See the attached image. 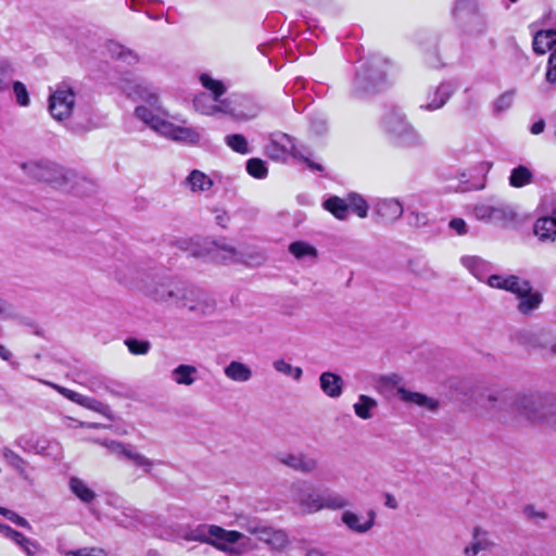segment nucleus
Instances as JSON below:
<instances>
[{
  "label": "nucleus",
  "mask_w": 556,
  "mask_h": 556,
  "mask_svg": "<svg viewBox=\"0 0 556 556\" xmlns=\"http://www.w3.org/2000/svg\"><path fill=\"white\" fill-rule=\"evenodd\" d=\"M495 544L489 540L485 532H482L479 528L473 530V542L465 547V556H477L480 552L491 551Z\"/></svg>",
  "instance_id": "bb28decb"
},
{
  "label": "nucleus",
  "mask_w": 556,
  "mask_h": 556,
  "mask_svg": "<svg viewBox=\"0 0 556 556\" xmlns=\"http://www.w3.org/2000/svg\"><path fill=\"white\" fill-rule=\"evenodd\" d=\"M216 102H218V100H215V96L202 92L194 98L193 106L199 113L212 116L215 115L214 106Z\"/></svg>",
  "instance_id": "58836bf2"
},
{
  "label": "nucleus",
  "mask_w": 556,
  "mask_h": 556,
  "mask_svg": "<svg viewBox=\"0 0 556 556\" xmlns=\"http://www.w3.org/2000/svg\"><path fill=\"white\" fill-rule=\"evenodd\" d=\"M382 128L399 146L417 148L425 142L421 134L402 112L393 110L387 113L382 118Z\"/></svg>",
  "instance_id": "423d86ee"
},
{
  "label": "nucleus",
  "mask_w": 556,
  "mask_h": 556,
  "mask_svg": "<svg viewBox=\"0 0 556 556\" xmlns=\"http://www.w3.org/2000/svg\"><path fill=\"white\" fill-rule=\"evenodd\" d=\"M290 543L289 536L285 530L277 529L268 542V546L277 552L283 551Z\"/></svg>",
  "instance_id": "de8ad7c7"
},
{
  "label": "nucleus",
  "mask_w": 556,
  "mask_h": 556,
  "mask_svg": "<svg viewBox=\"0 0 556 556\" xmlns=\"http://www.w3.org/2000/svg\"><path fill=\"white\" fill-rule=\"evenodd\" d=\"M1 455L8 466L14 469L23 479H28L27 462L8 446L2 447Z\"/></svg>",
  "instance_id": "2f4dec72"
},
{
  "label": "nucleus",
  "mask_w": 556,
  "mask_h": 556,
  "mask_svg": "<svg viewBox=\"0 0 556 556\" xmlns=\"http://www.w3.org/2000/svg\"><path fill=\"white\" fill-rule=\"evenodd\" d=\"M68 486L71 492L86 505L92 504L97 498L96 492L80 478L71 477Z\"/></svg>",
  "instance_id": "b1692460"
},
{
  "label": "nucleus",
  "mask_w": 556,
  "mask_h": 556,
  "mask_svg": "<svg viewBox=\"0 0 556 556\" xmlns=\"http://www.w3.org/2000/svg\"><path fill=\"white\" fill-rule=\"evenodd\" d=\"M534 180L533 170L527 165H518L510 170L508 177L509 186L513 188H523Z\"/></svg>",
  "instance_id": "cd10ccee"
},
{
  "label": "nucleus",
  "mask_w": 556,
  "mask_h": 556,
  "mask_svg": "<svg viewBox=\"0 0 556 556\" xmlns=\"http://www.w3.org/2000/svg\"><path fill=\"white\" fill-rule=\"evenodd\" d=\"M349 211L356 214L359 218H365L368 215L369 205L367 201L357 193H350L346 197Z\"/></svg>",
  "instance_id": "a19ab883"
},
{
  "label": "nucleus",
  "mask_w": 556,
  "mask_h": 556,
  "mask_svg": "<svg viewBox=\"0 0 556 556\" xmlns=\"http://www.w3.org/2000/svg\"><path fill=\"white\" fill-rule=\"evenodd\" d=\"M225 376L236 382H247L252 378L251 368L238 361H231L224 368Z\"/></svg>",
  "instance_id": "c756f323"
},
{
  "label": "nucleus",
  "mask_w": 556,
  "mask_h": 556,
  "mask_svg": "<svg viewBox=\"0 0 556 556\" xmlns=\"http://www.w3.org/2000/svg\"><path fill=\"white\" fill-rule=\"evenodd\" d=\"M198 369L192 365L181 364L172 371V379L177 384L191 386L195 381Z\"/></svg>",
  "instance_id": "f704fd0d"
},
{
  "label": "nucleus",
  "mask_w": 556,
  "mask_h": 556,
  "mask_svg": "<svg viewBox=\"0 0 556 556\" xmlns=\"http://www.w3.org/2000/svg\"><path fill=\"white\" fill-rule=\"evenodd\" d=\"M213 213L215 223L218 226L225 228L227 226V223L229 222V215L227 214V212L220 208H215Z\"/></svg>",
  "instance_id": "69168bd1"
},
{
  "label": "nucleus",
  "mask_w": 556,
  "mask_h": 556,
  "mask_svg": "<svg viewBox=\"0 0 556 556\" xmlns=\"http://www.w3.org/2000/svg\"><path fill=\"white\" fill-rule=\"evenodd\" d=\"M23 169L29 177L56 188L64 187L68 180L67 172L50 161H30L23 164Z\"/></svg>",
  "instance_id": "6e6552de"
},
{
  "label": "nucleus",
  "mask_w": 556,
  "mask_h": 556,
  "mask_svg": "<svg viewBox=\"0 0 556 556\" xmlns=\"http://www.w3.org/2000/svg\"><path fill=\"white\" fill-rule=\"evenodd\" d=\"M462 263L478 280L488 283L492 270L490 262L479 256H465L462 258Z\"/></svg>",
  "instance_id": "aec40b11"
},
{
  "label": "nucleus",
  "mask_w": 556,
  "mask_h": 556,
  "mask_svg": "<svg viewBox=\"0 0 556 556\" xmlns=\"http://www.w3.org/2000/svg\"><path fill=\"white\" fill-rule=\"evenodd\" d=\"M185 186L192 192L207 191L213 186L212 179L204 173L193 169L185 179Z\"/></svg>",
  "instance_id": "7c9ffc66"
},
{
  "label": "nucleus",
  "mask_w": 556,
  "mask_h": 556,
  "mask_svg": "<svg viewBox=\"0 0 556 556\" xmlns=\"http://www.w3.org/2000/svg\"><path fill=\"white\" fill-rule=\"evenodd\" d=\"M214 528L215 525H198L195 527H188L181 529L180 538L186 541H197L201 543H210L214 544L212 538H214Z\"/></svg>",
  "instance_id": "412c9836"
},
{
  "label": "nucleus",
  "mask_w": 556,
  "mask_h": 556,
  "mask_svg": "<svg viewBox=\"0 0 556 556\" xmlns=\"http://www.w3.org/2000/svg\"><path fill=\"white\" fill-rule=\"evenodd\" d=\"M397 394L402 401L406 403H414L432 412L437 410L439 407V402L437 400L428 397L427 395L419 392H413L404 388H399Z\"/></svg>",
  "instance_id": "5701e85b"
},
{
  "label": "nucleus",
  "mask_w": 556,
  "mask_h": 556,
  "mask_svg": "<svg viewBox=\"0 0 556 556\" xmlns=\"http://www.w3.org/2000/svg\"><path fill=\"white\" fill-rule=\"evenodd\" d=\"M200 80L205 89L212 91L213 96H215V100H218L226 91L222 81L212 78L207 74H202Z\"/></svg>",
  "instance_id": "49530a36"
},
{
  "label": "nucleus",
  "mask_w": 556,
  "mask_h": 556,
  "mask_svg": "<svg viewBox=\"0 0 556 556\" xmlns=\"http://www.w3.org/2000/svg\"><path fill=\"white\" fill-rule=\"evenodd\" d=\"M225 143L232 151L239 154H249L251 152L249 142L243 135L232 134L225 137Z\"/></svg>",
  "instance_id": "79ce46f5"
},
{
  "label": "nucleus",
  "mask_w": 556,
  "mask_h": 556,
  "mask_svg": "<svg viewBox=\"0 0 556 556\" xmlns=\"http://www.w3.org/2000/svg\"><path fill=\"white\" fill-rule=\"evenodd\" d=\"M546 80L555 85L556 84V49L551 53L547 63V71L545 74Z\"/></svg>",
  "instance_id": "052dcab7"
},
{
  "label": "nucleus",
  "mask_w": 556,
  "mask_h": 556,
  "mask_svg": "<svg viewBox=\"0 0 556 556\" xmlns=\"http://www.w3.org/2000/svg\"><path fill=\"white\" fill-rule=\"evenodd\" d=\"M39 381L53 388L54 390H56L60 394H62L70 401H72L76 404H79L80 406L86 407L88 409L106 415L108 406H105L102 402H100L93 397L85 396L78 392H75L73 390H70L65 387L59 386V384L50 382V381H45L41 379H39Z\"/></svg>",
  "instance_id": "4468645a"
},
{
  "label": "nucleus",
  "mask_w": 556,
  "mask_h": 556,
  "mask_svg": "<svg viewBox=\"0 0 556 556\" xmlns=\"http://www.w3.org/2000/svg\"><path fill=\"white\" fill-rule=\"evenodd\" d=\"M488 285L491 288L509 291L515 294L517 292H525L529 289V281L520 279L515 275H491Z\"/></svg>",
  "instance_id": "a211bd4d"
},
{
  "label": "nucleus",
  "mask_w": 556,
  "mask_h": 556,
  "mask_svg": "<svg viewBox=\"0 0 556 556\" xmlns=\"http://www.w3.org/2000/svg\"><path fill=\"white\" fill-rule=\"evenodd\" d=\"M214 538L233 544L240 541L243 538V534L239 531H228L219 526H215Z\"/></svg>",
  "instance_id": "3c124183"
},
{
  "label": "nucleus",
  "mask_w": 556,
  "mask_h": 556,
  "mask_svg": "<svg viewBox=\"0 0 556 556\" xmlns=\"http://www.w3.org/2000/svg\"><path fill=\"white\" fill-rule=\"evenodd\" d=\"M174 281L166 279L156 283L152 290H150V296L156 301L164 303L167 298V291L170 290Z\"/></svg>",
  "instance_id": "09e8293b"
},
{
  "label": "nucleus",
  "mask_w": 556,
  "mask_h": 556,
  "mask_svg": "<svg viewBox=\"0 0 556 556\" xmlns=\"http://www.w3.org/2000/svg\"><path fill=\"white\" fill-rule=\"evenodd\" d=\"M479 14L480 8L478 0H456L453 8L454 17L463 23Z\"/></svg>",
  "instance_id": "393cba45"
},
{
  "label": "nucleus",
  "mask_w": 556,
  "mask_h": 556,
  "mask_svg": "<svg viewBox=\"0 0 556 556\" xmlns=\"http://www.w3.org/2000/svg\"><path fill=\"white\" fill-rule=\"evenodd\" d=\"M164 303L168 306L187 308L190 312L201 314H204L206 307L203 293L200 290L177 282H174L170 290L167 291Z\"/></svg>",
  "instance_id": "0eeeda50"
},
{
  "label": "nucleus",
  "mask_w": 556,
  "mask_h": 556,
  "mask_svg": "<svg viewBox=\"0 0 556 556\" xmlns=\"http://www.w3.org/2000/svg\"><path fill=\"white\" fill-rule=\"evenodd\" d=\"M264 152L270 160L279 162L287 161L289 156L303 157L302 152L296 148L295 139L281 131L271 132L268 136Z\"/></svg>",
  "instance_id": "9d476101"
},
{
  "label": "nucleus",
  "mask_w": 556,
  "mask_h": 556,
  "mask_svg": "<svg viewBox=\"0 0 556 556\" xmlns=\"http://www.w3.org/2000/svg\"><path fill=\"white\" fill-rule=\"evenodd\" d=\"M257 521H258V518L244 516V515L239 516L238 520H237L238 526L241 529L249 532L250 534L252 533V530L255 528Z\"/></svg>",
  "instance_id": "680f3d73"
},
{
  "label": "nucleus",
  "mask_w": 556,
  "mask_h": 556,
  "mask_svg": "<svg viewBox=\"0 0 556 556\" xmlns=\"http://www.w3.org/2000/svg\"><path fill=\"white\" fill-rule=\"evenodd\" d=\"M309 129L316 136H324L329 130V119L324 113H314L309 117Z\"/></svg>",
  "instance_id": "37998d69"
},
{
  "label": "nucleus",
  "mask_w": 556,
  "mask_h": 556,
  "mask_svg": "<svg viewBox=\"0 0 556 556\" xmlns=\"http://www.w3.org/2000/svg\"><path fill=\"white\" fill-rule=\"evenodd\" d=\"M291 495L295 503L306 514H314L321 509H342L350 505L346 497L339 493L328 492L318 493L314 486L305 481L300 480L291 485Z\"/></svg>",
  "instance_id": "20e7f679"
},
{
  "label": "nucleus",
  "mask_w": 556,
  "mask_h": 556,
  "mask_svg": "<svg viewBox=\"0 0 556 556\" xmlns=\"http://www.w3.org/2000/svg\"><path fill=\"white\" fill-rule=\"evenodd\" d=\"M456 91V86L451 81L440 83L434 90L427 94V101L419 105L424 111H437L442 109Z\"/></svg>",
  "instance_id": "f8f14e48"
},
{
  "label": "nucleus",
  "mask_w": 556,
  "mask_h": 556,
  "mask_svg": "<svg viewBox=\"0 0 556 556\" xmlns=\"http://www.w3.org/2000/svg\"><path fill=\"white\" fill-rule=\"evenodd\" d=\"M0 533L3 534L5 538L13 540L15 538H20V532L14 530L8 525L0 522Z\"/></svg>",
  "instance_id": "338daca9"
},
{
  "label": "nucleus",
  "mask_w": 556,
  "mask_h": 556,
  "mask_svg": "<svg viewBox=\"0 0 556 556\" xmlns=\"http://www.w3.org/2000/svg\"><path fill=\"white\" fill-rule=\"evenodd\" d=\"M273 367L278 372L285 374L287 376L291 375L293 371V366L287 363L285 359H277L273 363Z\"/></svg>",
  "instance_id": "0e129e2a"
},
{
  "label": "nucleus",
  "mask_w": 556,
  "mask_h": 556,
  "mask_svg": "<svg viewBox=\"0 0 556 556\" xmlns=\"http://www.w3.org/2000/svg\"><path fill=\"white\" fill-rule=\"evenodd\" d=\"M289 252L296 258H303L305 256H317V250L303 241H295L289 245Z\"/></svg>",
  "instance_id": "a18cd8bd"
},
{
  "label": "nucleus",
  "mask_w": 556,
  "mask_h": 556,
  "mask_svg": "<svg viewBox=\"0 0 556 556\" xmlns=\"http://www.w3.org/2000/svg\"><path fill=\"white\" fill-rule=\"evenodd\" d=\"M515 219L516 212L510 205L505 203H497L494 205L491 220L492 224L507 226L508 224L515 222Z\"/></svg>",
  "instance_id": "72a5a7b5"
},
{
  "label": "nucleus",
  "mask_w": 556,
  "mask_h": 556,
  "mask_svg": "<svg viewBox=\"0 0 556 556\" xmlns=\"http://www.w3.org/2000/svg\"><path fill=\"white\" fill-rule=\"evenodd\" d=\"M12 86V89H13V92H14V96L16 98V102L21 105V106H28L29 105V94H28V91H27V88L25 86V84H23L22 81H13L11 84Z\"/></svg>",
  "instance_id": "603ef678"
},
{
  "label": "nucleus",
  "mask_w": 556,
  "mask_h": 556,
  "mask_svg": "<svg viewBox=\"0 0 556 556\" xmlns=\"http://www.w3.org/2000/svg\"><path fill=\"white\" fill-rule=\"evenodd\" d=\"M276 458L280 464L303 473H312L318 466L315 458L303 453H279Z\"/></svg>",
  "instance_id": "2eb2a0df"
},
{
  "label": "nucleus",
  "mask_w": 556,
  "mask_h": 556,
  "mask_svg": "<svg viewBox=\"0 0 556 556\" xmlns=\"http://www.w3.org/2000/svg\"><path fill=\"white\" fill-rule=\"evenodd\" d=\"M247 172L256 179H264L268 175L266 162L258 157H252L247 161Z\"/></svg>",
  "instance_id": "c03bdc74"
},
{
  "label": "nucleus",
  "mask_w": 556,
  "mask_h": 556,
  "mask_svg": "<svg viewBox=\"0 0 556 556\" xmlns=\"http://www.w3.org/2000/svg\"><path fill=\"white\" fill-rule=\"evenodd\" d=\"M321 391L329 397L337 399L343 392L344 381L341 376L332 371H325L319 377Z\"/></svg>",
  "instance_id": "4be33fe9"
},
{
  "label": "nucleus",
  "mask_w": 556,
  "mask_h": 556,
  "mask_svg": "<svg viewBox=\"0 0 556 556\" xmlns=\"http://www.w3.org/2000/svg\"><path fill=\"white\" fill-rule=\"evenodd\" d=\"M388 62L380 56H372L356 73L352 91L362 97L380 90L387 81Z\"/></svg>",
  "instance_id": "39448f33"
},
{
  "label": "nucleus",
  "mask_w": 556,
  "mask_h": 556,
  "mask_svg": "<svg viewBox=\"0 0 556 556\" xmlns=\"http://www.w3.org/2000/svg\"><path fill=\"white\" fill-rule=\"evenodd\" d=\"M377 514L369 509L366 516L357 515L352 510H345L341 515L342 523L352 532L364 534L369 532L376 523Z\"/></svg>",
  "instance_id": "ddd939ff"
},
{
  "label": "nucleus",
  "mask_w": 556,
  "mask_h": 556,
  "mask_svg": "<svg viewBox=\"0 0 556 556\" xmlns=\"http://www.w3.org/2000/svg\"><path fill=\"white\" fill-rule=\"evenodd\" d=\"M173 244L181 252L193 257H210L222 263H244L250 266H258L266 260L260 250L238 251L235 247L225 242L210 240L207 238H179Z\"/></svg>",
  "instance_id": "7ed1b4c3"
},
{
  "label": "nucleus",
  "mask_w": 556,
  "mask_h": 556,
  "mask_svg": "<svg viewBox=\"0 0 556 556\" xmlns=\"http://www.w3.org/2000/svg\"><path fill=\"white\" fill-rule=\"evenodd\" d=\"M554 404H547L545 399L536 394H520L507 390L496 391L486 396L484 408L488 417L501 422L543 421Z\"/></svg>",
  "instance_id": "f03ea898"
},
{
  "label": "nucleus",
  "mask_w": 556,
  "mask_h": 556,
  "mask_svg": "<svg viewBox=\"0 0 556 556\" xmlns=\"http://www.w3.org/2000/svg\"><path fill=\"white\" fill-rule=\"evenodd\" d=\"M374 212L382 222L391 224L402 217L404 207L399 199L386 198L376 201Z\"/></svg>",
  "instance_id": "dca6fc26"
},
{
  "label": "nucleus",
  "mask_w": 556,
  "mask_h": 556,
  "mask_svg": "<svg viewBox=\"0 0 556 556\" xmlns=\"http://www.w3.org/2000/svg\"><path fill=\"white\" fill-rule=\"evenodd\" d=\"M324 207L338 219L344 220L348 217L349 208L346 198L330 197L324 202Z\"/></svg>",
  "instance_id": "c9c22d12"
},
{
  "label": "nucleus",
  "mask_w": 556,
  "mask_h": 556,
  "mask_svg": "<svg viewBox=\"0 0 556 556\" xmlns=\"http://www.w3.org/2000/svg\"><path fill=\"white\" fill-rule=\"evenodd\" d=\"M0 515L18 527H22V528H25L28 530L31 529V526L27 519H25L24 517L20 516L18 514H16L15 511H13L11 509L0 506Z\"/></svg>",
  "instance_id": "864d4df0"
},
{
  "label": "nucleus",
  "mask_w": 556,
  "mask_h": 556,
  "mask_svg": "<svg viewBox=\"0 0 556 556\" xmlns=\"http://www.w3.org/2000/svg\"><path fill=\"white\" fill-rule=\"evenodd\" d=\"M121 88L134 101L146 103L135 109V116L157 134L175 141L197 142L200 139L195 129L177 126L168 121V118L177 119V117L162 108L159 92L152 85L125 80Z\"/></svg>",
  "instance_id": "f257e3e1"
},
{
  "label": "nucleus",
  "mask_w": 556,
  "mask_h": 556,
  "mask_svg": "<svg viewBox=\"0 0 556 556\" xmlns=\"http://www.w3.org/2000/svg\"><path fill=\"white\" fill-rule=\"evenodd\" d=\"M12 541L15 544H17L27 556H36V553L40 548L39 544L36 541H33V540L26 538L21 532H20V538H15Z\"/></svg>",
  "instance_id": "8fccbe9b"
},
{
  "label": "nucleus",
  "mask_w": 556,
  "mask_h": 556,
  "mask_svg": "<svg viewBox=\"0 0 556 556\" xmlns=\"http://www.w3.org/2000/svg\"><path fill=\"white\" fill-rule=\"evenodd\" d=\"M516 295L519 298L518 309L525 315H528L536 309L543 300L540 292H532V287L530 283L527 291L517 292Z\"/></svg>",
  "instance_id": "a878e982"
},
{
  "label": "nucleus",
  "mask_w": 556,
  "mask_h": 556,
  "mask_svg": "<svg viewBox=\"0 0 556 556\" xmlns=\"http://www.w3.org/2000/svg\"><path fill=\"white\" fill-rule=\"evenodd\" d=\"M378 402L365 394H361L353 405L354 413L361 419L367 420L372 417V410L377 408Z\"/></svg>",
  "instance_id": "473e14b6"
},
{
  "label": "nucleus",
  "mask_w": 556,
  "mask_h": 556,
  "mask_svg": "<svg viewBox=\"0 0 556 556\" xmlns=\"http://www.w3.org/2000/svg\"><path fill=\"white\" fill-rule=\"evenodd\" d=\"M235 119L237 121L253 119L262 112L261 104L250 96H235Z\"/></svg>",
  "instance_id": "f3484780"
},
{
  "label": "nucleus",
  "mask_w": 556,
  "mask_h": 556,
  "mask_svg": "<svg viewBox=\"0 0 556 556\" xmlns=\"http://www.w3.org/2000/svg\"><path fill=\"white\" fill-rule=\"evenodd\" d=\"M13 315V307L5 300L0 298V316L3 318H9Z\"/></svg>",
  "instance_id": "774afa93"
},
{
  "label": "nucleus",
  "mask_w": 556,
  "mask_h": 556,
  "mask_svg": "<svg viewBox=\"0 0 556 556\" xmlns=\"http://www.w3.org/2000/svg\"><path fill=\"white\" fill-rule=\"evenodd\" d=\"M76 102V93L72 86L63 81L59 84L49 96V112L56 121H63L71 116Z\"/></svg>",
  "instance_id": "1a4fd4ad"
},
{
  "label": "nucleus",
  "mask_w": 556,
  "mask_h": 556,
  "mask_svg": "<svg viewBox=\"0 0 556 556\" xmlns=\"http://www.w3.org/2000/svg\"><path fill=\"white\" fill-rule=\"evenodd\" d=\"M493 210L494 205L479 204L473 207V215L481 222L491 223Z\"/></svg>",
  "instance_id": "13d9d810"
},
{
  "label": "nucleus",
  "mask_w": 556,
  "mask_h": 556,
  "mask_svg": "<svg viewBox=\"0 0 556 556\" xmlns=\"http://www.w3.org/2000/svg\"><path fill=\"white\" fill-rule=\"evenodd\" d=\"M111 453L115 454L119 458L130 460L134 465L141 468L146 475L151 473L154 465H162V460H153L137 452L132 445L126 444L119 441L105 440L101 442Z\"/></svg>",
  "instance_id": "9b49d317"
},
{
  "label": "nucleus",
  "mask_w": 556,
  "mask_h": 556,
  "mask_svg": "<svg viewBox=\"0 0 556 556\" xmlns=\"http://www.w3.org/2000/svg\"><path fill=\"white\" fill-rule=\"evenodd\" d=\"M556 43V29L540 30L534 35L532 47L535 53L544 54Z\"/></svg>",
  "instance_id": "c85d7f7f"
},
{
  "label": "nucleus",
  "mask_w": 556,
  "mask_h": 556,
  "mask_svg": "<svg viewBox=\"0 0 556 556\" xmlns=\"http://www.w3.org/2000/svg\"><path fill=\"white\" fill-rule=\"evenodd\" d=\"M533 232L540 241H555L556 239V207L549 216H543L535 220Z\"/></svg>",
  "instance_id": "6ab92c4d"
},
{
  "label": "nucleus",
  "mask_w": 556,
  "mask_h": 556,
  "mask_svg": "<svg viewBox=\"0 0 556 556\" xmlns=\"http://www.w3.org/2000/svg\"><path fill=\"white\" fill-rule=\"evenodd\" d=\"M214 109H215V114L223 113L226 115H230L231 117L235 118V112H236L235 96L231 98H228V99H224V100H220V98H219L218 102L215 103Z\"/></svg>",
  "instance_id": "6e6d98bb"
},
{
  "label": "nucleus",
  "mask_w": 556,
  "mask_h": 556,
  "mask_svg": "<svg viewBox=\"0 0 556 556\" xmlns=\"http://www.w3.org/2000/svg\"><path fill=\"white\" fill-rule=\"evenodd\" d=\"M465 31L470 37H480L488 30V21L483 14L475 15L465 23Z\"/></svg>",
  "instance_id": "4c0bfd02"
},
{
  "label": "nucleus",
  "mask_w": 556,
  "mask_h": 556,
  "mask_svg": "<svg viewBox=\"0 0 556 556\" xmlns=\"http://www.w3.org/2000/svg\"><path fill=\"white\" fill-rule=\"evenodd\" d=\"M15 68L12 62L5 58H0V93L10 89Z\"/></svg>",
  "instance_id": "ea45409f"
},
{
  "label": "nucleus",
  "mask_w": 556,
  "mask_h": 556,
  "mask_svg": "<svg viewBox=\"0 0 556 556\" xmlns=\"http://www.w3.org/2000/svg\"><path fill=\"white\" fill-rule=\"evenodd\" d=\"M514 96V91H506L503 94H501L494 103V110L497 113H502L508 110L513 105Z\"/></svg>",
  "instance_id": "4d7b16f0"
},
{
  "label": "nucleus",
  "mask_w": 556,
  "mask_h": 556,
  "mask_svg": "<svg viewBox=\"0 0 556 556\" xmlns=\"http://www.w3.org/2000/svg\"><path fill=\"white\" fill-rule=\"evenodd\" d=\"M125 344L134 355H146L150 350V343L148 341L127 339Z\"/></svg>",
  "instance_id": "5fc2aeb1"
},
{
  "label": "nucleus",
  "mask_w": 556,
  "mask_h": 556,
  "mask_svg": "<svg viewBox=\"0 0 556 556\" xmlns=\"http://www.w3.org/2000/svg\"><path fill=\"white\" fill-rule=\"evenodd\" d=\"M108 49L111 56L116 60H119L127 64H135L136 62H138V55L135 51L117 42H110Z\"/></svg>",
  "instance_id": "e433bc0d"
},
{
  "label": "nucleus",
  "mask_w": 556,
  "mask_h": 556,
  "mask_svg": "<svg viewBox=\"0 0 556 556\" xmlns=\"http://www.w3.org/2000/svg\"><path fill=\"white\" fill-rule=\"evenodd\" d=\"M448 226L457 235L467 233V224L463 218H453L450 220Z\"/></svg>",
  "instance_id": "e2e57ef3"
},
{
  "label": "nucleus",
  "mask_w": 556,
  "mask_h": 556,
  "mask_svg": "<svg viewBox=\"0 0 556 556\" xmlns=\"http://www.w3.org/2000/svg\"><path fill=\"white\" fill-rule=\"evenodd\" d=\"M65 556H108V553L99 547H84L65 552Z\"/></svg>",
  "instance_id": "bf43d9fd"
}]
</instances>
